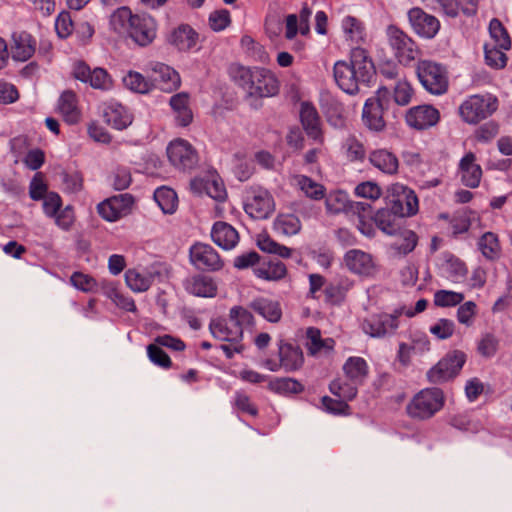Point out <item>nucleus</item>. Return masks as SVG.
<instances>
[{
	"label": "nucleus",
	"mask_w": 512,
	"mask_h": 512,
	"mask_svg": "<svg viewBox=\"0 0 512 512\" xmlns=\"http://www.w3.org/2000/svg\"><path fill=\"white\" fill-rule=\"evenodd\" d=\"M111 24L116 30H127L139 45L147 46L156 37V22L148 15L133 14L127 6L116 9L111 15Z\"/></svg>",
	"instance_id": "nucleus-1"
},
{
	"label": "nucleus",
	"mask_w": 512,
	"mask_h": 512,
	"mask_svg": "<svg viewBox=\"0 0 512 512\" xmlns=\"http://www.w3.org/2000/svg\"><path fill=\"white\" fill-rule=\"evenodd\" d=\"M445 405V395L439 388H424L413 395L405 407L407 416L415 421L434 417Z\"/></svg>",
	"instance_id": "nucleus-2"
},
{
	"label": "nucleus",
	"mask_w": 512,
	"mask_h": 512,
	"mask_svg": "<svg viewBox=\"0 0 512 512\" xmlns=\"http://www.w3.org/2000/svg\"><path fill=\"white\" fill-rule=\"evenodd\" d=\"M209 329L214 338L223 342L220 348L228 359L243 352L244 345L241 342L243 330L239 325L229 323L223 318H216L210 322Z\"/></svg>",
	"instance_id": "nucleus-3"
},
{
	"label": "nucleus",
	"mask_w": 512,
	"mask_h": 512,
	"mask_svg": "<svg viewBox=\"0 0 512 512\" xmlns=\"http://www.w3.org/2000/svg\"><path fill=\"white\" fill-rule=\"evenodd\" d=\"M498 109V99L494 96L472 95L458 109L461 119L470 125H477L490 117Z\"/></svg>",
	"instance_id": "nucleus-4"
},
{
	"label": "nucleus",
	"mask_w": 512,
	"mask_h": 512,
	"mask_svg": "<svg viewBox=\"0 0 512 512\" xmlns=\"http://www.w3.org/2000/svg\"><path fill=\"white\" fill-rule=\"evenodd\" d=\"M387 39L394 57L404 66L410 65L421 54V50L413 38L395 25L388 26Z\"/></svg>",
	"instance_id": "nucleus-5"
},
{
	"label": "nucleus",
	"mask_w": 512,
	"mask_h": 512,
	"mask_svg": "<svg viewBox=\"0 0 512 512\" xmlns=\"http://www.w3.org/2000/svg\"><path fill=\"white\" fill-rule=\"evenodd\" d=\"M70 75L74 80L87 84L95 90L109 91L114 87V80L105 68L95 67L92 69L82 59L73 61Z\"/></svg>",
	"instance_id": "nucleus-6"
},
{
	"label": "nucleus",
	"mask_w": 512,
	"mask_h": 512,
	"mask_svg": "<svg viewBox=\"0 0 512 512\" xmlns=\"http://www.w3.org/2000/svg\"><path fill=\"white\" fill-rule=\"evenodd\" d=\"M416 73L420 83L431 94L441 95L447 92L448 73L441 64L431 60H421L417 64Z\"/></svg>",
	"instance_id": "nucleus-7"
},
{
	"label": "nucleus",
	"mask_w": 512,
	"mask_h": 512,
	"mask_svg": "<svg viewBox=\"0 0 512 512\" xmlns=\"http://www.w3.org/2000/svg\"><path fill=\"white\" fill-rule=\"evenodd\" d=\"M388 198L392 213L400 217H411L418 213L419 200L415 192L401 184L388 188Z\"/></svg>",
	"instance_id": "nucleus-8"
},
{
	"label": "nucleus",
	"mask_w": 512,
	"mask_h": 512,
	"mask_svg": "<svg viewBox=\"0 0 512 512\" xmlns=\"http://www.w3.org/2000/svg\"><path fill=\"white\" fill-rule=\"evenodd\" d=\"M253 72V78L246 92L248 97L262 99L276 96L279 93L280 81L272 70L255 66Z\"/></svg>",
	"instance_id": "nucleus-9"
},
{
	"label": "nucleus",
	"mask_w": 512,
	"mask_h": 512,
	"mask_svg": "<svg viewBox=\"0 0 512 512\" xmlns=\"http://www.w3.org/2000/svg\"><path fill=\"white\" fill-rule=\"evenodd\" d=\"M245 212L254 219H267L275 211V201L271 193L262 188H251L244 202Z\"/></svg>",
	"instance_id": "nucleus-10"
},
{
	"label": "nucleus",
	"mask_w": 512,
	"mask_h": 512,
	"mask_svg": "<svg viewBox=\"0 0 512 512\" xmlns=\"http://www.w3.org/2000/svg\"><path fill=\"white\" fill-rule=\"evenodd\" d=\"M345 267L355 275L374 278L379 272V264L375 257L360 249H351L343 257Z\"/></svg>",
	"instance_id": "nucleus-11"
},
{
	"label": "nucleus",
	"mask_w": 512,
	"mask_h": 512,
	"mask_svg": "<svg viewBox=\"0 0 512 512\" xmlns=\"http://www.w3.org/2000/svg\"><path fill=\"white\" fill-rule=\"evenodd\" d=\"M466 356L461 351H453L442 358L428 371V380L431 383H442L456 376L462 369Z\"/></svg>",
	"instance_id": "nucleus-12"
},
{
	"label": "nucleus",
	"mask_w": 512,
	"mask_h": 512,
	"mask_svg": "<svg viewBox=\"0 0 512 512\" xmlns=\"http://www.w3.org/2000/svg\"><path fill=\"white\" fill-rule=\"evenodd\" d=\"M401 312L396 310L394 313H378L370 315L361 323L364 333L371 337L381 338L393 333L399 326V317Z\"/></svg>",
	"instance_id": "nucleus-13"
},
{
	"label": "nucleus",
	"mask_w": 512,
	"mask_h": 512,
	"mask_svg": "<svg viewBox=\"0 0 512 512\" xmlns=\"http://www.w3.org/2000/svg\"><path fill=\"white\" fill-rule=\"evenodd\" d=\"M56 112L63 122L69 126L78 125L82 119L80 99L73 89L63 90L56 104Z\"/></svg>",
	"instance_id": "nucleus-14"
},
{
	"label": "nucleus",
	"mask_w": 512,
	"mask_h": 512,
	"mask_svg": "<svg viewBox=\"0 0 512 512\" xmlns=\"http://www.w3.org/2000/svg\"><path fill=\"white\" fill-rule=\"evenodd\" d=\"M134 199L130 194H120L101 202L98 207L99 215L107 221L113 222L128 215L133 207Z\"/></svg>",
	"instance_id": "nucleus-15"
},
{
	"label": "nucleus",
	"mask_w": 512,
	"mask_h": 512,
	"mask_svg": "<svg viewBox=\"0 0 512 512\" xmlns=\"http://www.w3.org/2000/svg\"><path fill=\"white\" fill-rule=\"evenodd\" d=\"M190 185L195 193H205L217 201H223L227 197L224 183L216 172L209 171L202 176L195 177Z\"/></svg>",
	"instance_id": "nucleus-16"
},
{
	"label": "nucleus",
	"mask_w": 512,
	"mask_h": 512,
	"mask_svg": "<svg viewBox=\"0 0 512 512\" xmlns=\"http://www.w3.org/2000/svg\"><path fill=\"white\" fill-rule=\"evenodd\" d=\"M167 156L174 166L182 169L191 168L198 160L194 148L183 139H176L170 142L167 147Z\"/></svg>",
	"instance_id": "nucleus-17"
},
{
	"label": "nucleus",
	"mask_w": 512,
	"mask_h": 512,
	"mask_svg": "<svg viewBox=\"0 0 512 512\" xmlns=\"http://www.w3.org/2000/svg\"><path fill=\"white\" fill-rule=\"evenodd\" d=\"M408 19L413 30L418 35L428 39L435 37L440 29L439 20L420 7L411 8L408 11Z\"/></svg>",
	"instance_id": "nucleus-18"
},
{
	"label": "nucleus",
	"mask_w": 512,
	"mask_h": 512,
	"mask_svg": "<svg viewBox=\"0 0 512 512\" xmlns=\"http://www.w3.org/2000/svg\"><path fill=\"white\" fill-rule=\"evenodd\" d=\"M168 42L180 52H190L197 48L200 34L191 25L181 23L171 30Z\"/></svg>",
	"instance_id": "nucleus-19"
},
{
	"label": "nucleus",
	"mask_w": 512,
	"mask_h": 512,
	"mask_svg": "<svg viewBox=\"0 0 512 512\" xmlns=\"http://www.w3.org/2000/svg\"><path fill=\"white\" fill-rule=\"evenodd\" d=\"M190 259L198 269L216 271L223 266L219 254L208 244L193 245L190 249Z\"/></svg>",
	"instance_id": "nucleus-20"
},
{
	"label": "nucleus",
	"mask_w": 512,
	"mask_h": 512,
	"mask_svg": "<svg viewBox=\"0 0 512 512\" xmlns=\"http://www.w3.org/2000/svg\"><path fill=\"white\" fill-rule=\"evenodd\" d=\"M406 123L411 128H429L440 120V112L432 105H418L407 110Z\"/></svg>",
	"instance_id": "nucleus-21"
},
{
	"label": "nucleus",
	"mask_w": 512,
	"mask_h": 512,
	"mask_svg": "<svg viewBox=\"0 0 512 512\" xmlns=\"http://www.w3.org/2000/svg\"><path fill=\"white\" fill-rule=\"evenodd\" d=\"M37 41L27 31H15L11 36L10 50L16 61L29 60L36 51Z\"/></svg>",
	"instance_id": "nucleus-22"
},
{
	"label": "nucleus",
	"mask_w": 512,
	"mask_h": 512,
	"mask_svg": "<svg viewBox=\"0 0 512 512\" xmlns=\"http://www.w3.org/2000/svg\"><path fill=\"white\" fill-rule=\"evenodd\" d=\"M458 171L464 186L471 189L479 187L483 171L476 163V155L473 152H468L461 158Z\"/></svg>",
	"instance_id": "nucleus-23"
},
{
	"label": "nucleus",
	"mask_w": 512,
	"mask_h": 512,
	"mask_svg": "<svg viewBox=\"0 0 512 512\" xmlns=\"http://www.w3.org/2000/svg\"><path fill=\"white\" fill-rule=\"evenodd\" d=\"M326 209L332 214L364 211L366 205L361 202H354L349 199L348 194L343 190L331 191L325 199Z\"/></svg>",
	"instance_id": "nucleus-24"
},
{
	"label": "nucleus",
	"mask_w": 512,
	"mask_h": 512,
	"mask_svg": "<svg viewBox=\"0 0 512 512\" xmlns=\"http://www.w3.org/2000/svg\"><path fill=\"white\" fill-rule=\"evenodd\" d=\"M334 78L338 86L349 94L357 92L358 83L362 82L360 74L345 61L335 63Z\"/></svg>",
	"instance_id": "nucleus-25"
},
{
	"label": "nucleus",
	"mask_w": 512,
	"mask_h": 512,
	"mask_svg": "<svg viewBox=\"0 0 512 512\" xmlns=\"http://www.w3.org/2000/svg\"><path fill=\"white\" fill-rule=\"evenodd\" d=\"M151 71L158 75L154 80L158 83L162 91L172 93L181 86V77L179 73L167 64L156 62L152 64Z\"/></svg>",
	"instance_id": "nucleus-26"
},
{
	"label": "nucleus",
	"mask_w": 512,
	"mask_h": 512,
	"mask_svg": "<svg viewBox=\"0 0 512 512\" xmlns=\"http://www.w3.org/2000/svg\"><path fill=\"white\" fill-rule=\"evenodd\" d=\"M362 122L367 128H385L388 125L379 98L372 97L366 100L362 111Z\"/></svg>",
	"instance_id": "nucleus-27"
},
{
	"label": "nucleus",
	"mask_w": 512,
	"mask_h": 512,
	"mask_svg": "<svg viewBox=\"0 0 512 512\" xmlns=\"http://www.w3.org/2000/svg\"><path fill=\"white\" fill-rule=\"evenodd\" d=\"M169 105L175 114L176 123L179 126L187 127L193 121V112L190 107V95L187 92L174 94Z\"/></svg>",
	"instance_id": "nucleus-28"
},
{
	"label": "nucleus",
	"mask_w": 512,
	"mask_h": 512,
	"mask_svg": "<svg viewBox=\"0 0 512 512\" xmlns=\"http://www.w3.org/2000/svg\"><path fill=\"white\" fill-rule=\"evenodd\" d=\"M213 242L219 247L230 250L239 242V234L230 224L226 222H216L211 231Z\"/></svg>",
	"instance_id": "nucleus-29"
},
{
	"label": "nucleus",
	"mask_w": 512,
	"mask_h": 512,
	"mask_svg": "<svg viewBox=\"0 0 512 512\" xmlns=\"http://www.w3.org/2000/svg\"><path fill=\"white\" fill-rule=\"evenodd\" d=\"M349 65L360 74L362 82L369 81L374 65L368 56V50L362 44L352 46Z\"/></svg>",
	"instance_id": "nucleus-30"
},
{
	"label": "nucleus",
	"mask_w": 512,
	"mask_h": 512,
	"mask_svg": "<svg viewBox=\"0 0 512 512\" xmlns=\"http://www.w3.org/2000/svg\"><path fill=\"white\" fill-rule=\"evenodd\" d=\"M103 123L112 128H127L132 124V114L121 104H111L103 109Z\"/></svg>",
	"instance_id": "nucleus-31"
},
{
	"label": "nucleus",
	"mask_w": 512,
	"mask_h": 512,
	"mask_svg": "<svg viewBox=\"0 0 512 512\" xmlns=\"http://www.w3.org/2000/svg\"><path fill=\"white\" fill-rule=\"evenodd\" d=\"M188 293L198 297H214L217 294V284L206 275H196L189 278L185 283Z\"/></svg>",
	"instance_id": "nucleus-32"
},
{
	"label": "nucleus",
	"mask_w": 512,
	"mask_h": 512,
	"mask_svg": "<svg viewBox=\"0 0 512 512\" xmlns=\"http://www.w3.org/2000/svg\"><path fill=\"white\" fill-rule=\"evenodd\" d=\"M306 348L310 355L328 353L334 349L335 341L332 338H322L321 331L315 327L306 330Z\"/></svg>",
	"instance_id": "nucleus-33"
},
{
	"label": "nucleus",
	"mask_w": 512,
	"mask_h": 512,
	"mask_svg": "<svg viewBox=\"0 0 512 512\" xmlns=\"http://www.w3.org/2000/svg\"><path fill=\"white\" fill-rule=\"evenodd\" d=\"M253 70L255 67L232 62L227 66L226 72L233 85L246 93L253 78Z\"/></svg>",
	"instance_id": "nucleus-34"
},
{
	"label": "nucleus",
	"mask_w": 512,
	"mask_h": 512,
	"mask_svg": "<svg viewBox=\"0 0 512 512\" xmlns=\"http://www.w3.org/2000/svg\"><path fill=\"white\" fill-rule=\"evenodd\" d=\"M251 308L271 323H277L282 318L281 304L268 298H257L251 303Z\"/></svg>",
	"instance_id": "nucleus-35"
},
{
	"label": "nucleus",
	"mask_w": 512,
	"mask_h": 512,
	"mask_svg": "<svg viewBox=\"0 0 512 512\" xmlns=\"http://www.w3.org/2000/svg\"><path fill=\"white\" fill-rule=\"evenodd\" d=\"M279 356L281 365L286 371L298 370L304 363L302 350L288 343L280 345Z\"/></svg>",
	"instance_id": "nucleus-36"
},
{
	"label": "nucleus",
	"mask_w": 512,
	"mask_h": 512,
	"mask_svg": "<svg viewBox=\"0 0 512 512\" xmlns=\"http://www.w3.org/2000/svg\"><path fill=\"white\" fill-rule=\"evenodd\" d=\"M292 185L300 190L306 197L312 200H322L325 197V187L305 175L292 177Z\"/></svg>",
	"instance_id": "nucleus-37"
},
{
	"label": "nucleus",
	"mask_w": 512,
	"mask_h": 512,
	"mask_svg": "<svg viewBox=\"0 0 512 512\" xmlns=\"http://www.w3.org/2000/svg\"><path fill=\"white\" fill-rule=\"evenodd\" d=\"M128 90L138 94H148L155 89V83L140 72L130 70L122 79Z\"/></svg>",
	"instance_id": "nucleus-38"
},
{
	"label": "nucleus",
	"mask_w": 512,
	"mask_h": 512,
	"mask_svg": "<svg viewBox=\"0 0 512 512\" xmlns=\"http://www.w3.org/2000/svg\"><path fill=\"white\" fill-rule=\"evenodd\" d=\"M254 274L256 277L266 281H279L286 277L287 268L283 262L268 261L254 268Z\"/></svg>",
	"instance_id": "nucleus-39"
},
{
	"label": "nucleus",
	"mask_w": 512,
	"mask_h": 512,
	"mask_svg": "<svg viewBox=\"0 0 512 512\" xmlns=\"http://www.w3.org/2000/svg\"><path fill=\"white\" fill-rule=\"evenodd\" d=\"M345 376L354 384L361 383L368 375V364L362 357H349L343 365Z\"/></svg>",
	"instance_id": "nucleus-40"
},
{
	"label": "nucleus",
	"mask_w": 512,
	"mask_h": 512,
	"mask_svg": "<svg viewBox=\"0 0 512 512\" xmlns=\"http://www.w3.org/2000/svg\"><path fill=\"white\" fill-rule=\"evenodd\" d=\"M478 248L481 254L490 261L501 257L502 246L496 233L485 232L478 240Z\"/></svg>",
	"instance_id": "nucleus-41"
},
{
	"label": "nucleus",
	"mask_w": 512,
	"mask_h": 512,
	"mask_svg": "<svg viewBox=\"0 0 512 512\" xmlns=\"http://www.w3.org/2000/svg\"><path fill=\"white\" fill-rule=\"evenodd\" d=\"M155 274L152 272H140L137 269H129L125 273L127 286L134 292H145L153 283Z\"/></svg>",
	"instance_id": "nucleus-42"
},
{
	"label": "nucleus",
	"mask_w": 512,
	"mask_h": 512,
	"mask_svg": "<svg viewBox=\"0 0 512 512\" xmlns=\"http://www.w3.org/2000/svg\"><path fill=\"white\" fill-rule=\"evenodd\" d=\"M342 28L345 38L350 45H359L365 43V29L360 20L353 16H347L342 21Z\"/></svg>",
	"instance_id": "nucleus-43"
},
{
	"label": "nucleus",
	"mask_w": 512,
	"mask_h": 512,
	"mask_svg": "<svg viewBox=\"0 0 512 512\" xmlns=\"http://www.w3.org/2000/svg\"><path fill=\"white\" fill-rule=\"evenodd\" d=\"M299 119L303 128H321V116L316 106L310 101L300 103Z\"/></svg>",
	"instance_id": "nucleus-44"
},
{
	"label": "nucleus",
	"mask_w": 512,
	"mask_h": 512,
	"mask_svg": "<svg viewBox=\"0 0 512 512\" xmlns=\"http://www.w3.org/2000/svg\"><path fill=\"white\" fill-rule=\"evenodd\" d=\"M274 229L287 236L296 235L301 230V221L294 214L280 213L274 221Z\"/></svg>",
	"instance_id": "nucleus-45"
},
{
	"label": "nucleus",
	"mask_w": 512,
	"mask_h": 512,
	"mask_svg": "<svg viewBox=\"0 0 512 512\" xmlns=\"http://www.w3.org/2000/svg\"><path fill=\"white\" fill-rule=\"evenodd\" d=\"M154 199L164 213L172 214L178 206L176 192L169 187H160L154 192Z\"/></svg>",
	"instance_id": "nucleus-46"
},
{
	"label": "nucleus",
	"mask_w": 512,
	"mask_h": 512,
	"mask_svg": "<svg viewBox=\"0 0 512 512\" xmlns=\"http://www.w3.org/2000/svg\"><path fill=\"white\" fill-rule=\"evenodd\" d=\"M370 162L385 173H395L398 168L397 158L386 150H377L370 155Z\"/></svg>",
	"instance_id": "nucleus-47"
},
{
	"label": "nucleus",
	"mask_w": 512,
	"mask_h": 512,
	"mask_svg": "<svg viewBox=\"0 0 512 512\" xmlns=\"http://www.w3.org/2000/svg\"><path fill=\"white\" fill-rule=\"evenodd\" d=\"M257 246L263 252L276 254L282 258H289L292 255V249L279 244L266 233L257 236Z\"/></svg>",
	"instance_id": "nucleus-48"
},
{
	"label": "nucleus",
	"mask_w": 512,
	"mask_h": 512,
	"mask_svg": "<svg viewBox=\"0 0 512 512\" xmlns=\"http://www.w3.org/2000/svg\"><path fill=\"white\" fill-rule=\"evenodd\" d=\"M268 389L277 394H298L304 390L303 385L292 378H274L268 381Z\"/></svg>",
	"instance_id": "nucleus-49"
},
{
	"label": "nucleus",
	"mask_w": 512,
	"mask_h": 512,
	"mask_svg": "<svg viewBox=\"0 0 512 512\" xmlns=\"http://www.w3.org/2000/svg\"><path fill=\"white\" fill-rule=\"evenodd\" d=\"M489 34L494 41V46L500 49H511V38L503 23L498 18H493L489 23Z\"/></svg>",
	"instance_id": "nucleus-50"
},
{
	"label": "nucleus",
	"mask_w": 512,
	"mask_h": 512,
	"mask_svg": "<svg viewBox=\"0 0 512 512\" xmlns=\"http://www.w3.org/2000/svg\"><path fill=\"white\" fill-rule=\"evenodd\" d=\"M105 294L112 300V302L120 309L127 312H135L136 305L134 300L122 291L117 289L112 284L105 287Z\"/></svg>",
	"instance_id": "nucleus-51"
},
{
	"label": "nucleus",
	"mask_w": 512,
	"mask_h": 512,
	"mask_svg": "<svg viewBox=\"0 0 512 512\" xmlns=\"http://www.w3.org/2000/svg\"><path fill=\"white\" fill-rule=\"evenodd\" d=\"M464 294L451 290H438L434 293L433 303L437 307L448 308L461 304L464 300Z\"/></svg>",
	"instance_id": "nucleus-52"
},
{
	"label": "nucleus",
	"mask_w": 512,
	"mask_h": 512,
	"mask_svg": "<svg viewBox=\"0 0 512 512\" xmlns=\"http://www.w3.org/2000/svg\"><path fill=\"white\" fill-rule=\"evenodd\" d=\"M485 62L488 66L494 69H502L507 64V56L504 49L499 46H494L486 43L484 46Z\"/></svg>",
	"instance_id": "nucleus-53"
},
{
	"label": "nucleus",
	"mask_w": 512,
	"mask_h": 512,
	"mask_svg": "<svg viewBox=\"0 0 512 512\" xmlns=\"http://www.w3.org/2000/svg\"><path fill=\"white\" fill-rule=\"evenodd\" d=\"M231 14L227 9L214 10L209 14L208 25L214 32L225 30L231 25Z\"/></svg>",
	"instance_id": "nucleus-54"
},
{
	"label": "nucleus",
	"mask_w": 512,
	"mask_h": 512,
	"mask_svg": "<svg viewBox=\"0 0 512 512\" xmlns=\"http://www.w3.org/2000/svg\"><path fill=\"white\" fill-rule=\"evenodd\" d=\"M48 184L45 175L37 172L29 184V196L35 201L42 200L48 194Z\"/></svg>",
	"instance_id": "nucleus-55"
},
{
	"label": "nucleus",
	"mask_w": 512,
	"mask_h": 512,
	"mask_svg": "<svg viewBox=\"0 0 512 512\" xmlns=\"http://www.w3.org/2000/svg\"><path fill=\"white\" fill-rule=\"evenodd\" d=\"M355 196L371 201L378 200L382 195L380 186L372 181L359 183L354 189Z\"/></svg>",
	"instance_id": "nucleus-56"
},
{
	"label": "nucleus",
	"mask_w": 512,
	"mask_h": 512,
	"mask_svg": "<svg viewBox=\"0 0 512 512\" xmlns=\"http://www.w3.org/2000/svg\"><path fill=\"white\" fill-rule=\"evenodd\" d=\"M356 384L344 383L340 380L333 381L330 386V392L335 396L343 399L345 401H350L354 399L357 395V387Z\"/></svg>",
	"instance_id": "nucleus-57"
},
{
	"label": "nucleus",
	"mask_w": 512,
	"mask_h": 512,
	"mask_svg": "<svg viewBox=\"0 0 512 512\" xmlns=\"http://www.w3.org/2000/svg\"><path fill=\"white\" fill-rule=\"evenodd\" d=\"M414 90L407 80H398L394 87L393 98L398 105H408L413 97Z\"/></svg>",
	"instance_id": "nucleus-58"
},
{
	"label": "nucleus",
	"mask_w": 512,
	"mask_h": 512,
	"mask_svg": "<svg viewBox=\"0 0 512 512\" xmlns=\"http://www.w3.org/2000/svg\"><path fill=\"white\" fill-rule=\"evenodd\" d=\"M75 25L68 11H62L56 18L55 29L60 38L69 37L74 31Z\"/></svg>",
	"instance_id": "nucleus-59"
},
{
	"label": "nucleus",
	"mask_w": 512,
	"mask_h": 512,
	"mask_svg": "<svg viewBox=\"0 0 512 512\" xmlns=\"http://www.w3.org/2000/svg\"><path fill=\"white\" fill-rule=\"evenodd\" d=\"M70 281L72 285L83 292H93L97 289V281L90 275L82 272L72 274Z\"/></svg>",
	"instance_id": "nucleus-60"
},
{
	"label": "nucleus",
	"mask_w": 512,
	"mask_h": 512,
	"mask_svg": "<svg viewBox=\"0 0 512 512\" xmlns=\"http://www.w3.org/2000/svg\"><path fill=\"white\" fill-rule=\"evenodd\" d=\"M471 227V220L467 212H459L450 219V228L453 237L467 233Z\"/></svg>",
	"instance_id": "nucleus-61"
},
{
	"label": "nucleus",
	"mask_w": 512,
	"mask_h": 512,
	"mask_svg": "<svg viewBox=\"0 0 512 512\" xmlns=\"http://www.w3.org/2000/svg\"><path fill=\"white\" fill-rule=\"evenodd\" d=\"M234 406L240 412L246 413L252 417L258 415L257 405L252 401L251 397L244 392L236 393Z\"/></svg>",
	"instance_id": "nucleus-62"
},
{
	"label": "nucleus",
	"mask_w": 512,
	"mask_h": 512,
	"mask_svg": "<svg viewBox=\"0 0 512 512\" xmlns=\"http://www.w3.org/2000/svg\"><path fill=\"white\" fill-rule=\"evenodd\" d=\"M447 271L454 282H460L466 278L468 268L465 262L459 258L451 257L447 260Z\"/></svg>",
	"instance_id": "nucleus-63"
},
{
	"label": "nucleus",
	"mask_w": 512,
	"mask_h": 512,
	"mask_svg": "<svg viewBox=\"0 0 512 512\" xmlns=\"http://www.w3.org/2000/svg\"><path fill=\"white\" fill-rule=\"evenodd\" d=\"M55 224L62 230H70L76 220L74 208L70 205L62 208L56 216L53 217Z\"/></svg>",
	"instance_id": "nucleus-64"
}]
</instances>
